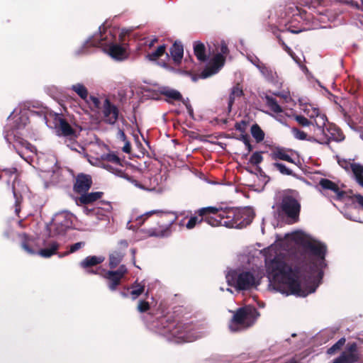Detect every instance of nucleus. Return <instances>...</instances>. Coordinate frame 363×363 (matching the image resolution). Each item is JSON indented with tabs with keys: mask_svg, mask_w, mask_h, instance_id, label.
<instances>
[{
	"mask_svg": "<svg viewBox=\"0 0 363 363\" xmlns=\"http://www.w3.org/2000/svg\"><path fill=\"white\" fill-rule=\"evenodd\" d=\"M274 166L280 172L281 174L285 175H291L292 174V171L287 168L286 165L281 163L276 162L274 164Z\"/></svg>",
	"mask_w": 363,
	"mask_h": 363,
	"instance_id": "obj_45",
	"label": "nucleus"
},
{
	"mask_svg": "<svg viewBox=\"0 0 363 363\" xmlns=\"http://www.w3.org/2000/svg\"><path fill=\"white\" fill-rule=\"evenodd\" d=\"M21 246L28 254H38L43 257L48 258L55 254L59 245L52 240H40L28 238L26 234L20 235Z\"/></svg>",
	"mask_w": 363,
	"mask_h": 363,
	"instance_id": "obj_5",
	"label": "nucleus"
},
{
	"mask_svg": "<svg viewBox=\"0 0 363 363\" xmlns=\"http://www.w3.org/2000/svg\"><path fill=\"white\" fill-rule=\"evenodd\" d=\"M264 101L266 106L269 108V110L272 113L279 114L283 112V109L281 107V106L278 104L277 100L272 96H265Z\"/></svg>",
	"mask_w": 363,
	"mask_h": 363,
	"instance_id": "obj_27",
	"label": "nucleus"
},
{
	"mask_svg": "<svg viewBox=\"0 0 363 363\" xmlns=\"http://www.w3.org/2000/svg\"><path fill=\"white\" fill-rule=\"evenodd\" d=\"M4 172L6 174H14L16 172V169L15 168H13L11 169H5Z\"/></svg>",
	"mask_w": 363,
	"mask_h": 363,
	"instance_id": "obj_59",
	"label": "nucleus"
},
{
	"mask_svg": "<svg viewBox=\"0 0 363 363\" xmlns=\"http://www.w3.org/2000/svg\"><path fill=\"white\" fill-rule=\"evenodd\" d=\"M106 159L109 161L112 162L115 164H119L120 160L118 156H116L114 154H108L106 155Z\"/></svg>",
	"mask_w": 363,
	"mask_h": 363,
	"instance_id": "obj_49",
	"label": "nucleus"
},
{
	"mask_svg": "<svg viewBox=\"0 0 363 363\" xmlns=\"http://www.w3.org/2000/svg\"><path fill=\"white\" fill-rule=\"evenodd\" d=\"M57 133L59 135L69 137L70 138H73L75 137L74 130L72 129L71 125L63 119L60 120V124L57 128Z\"/></svg>",
	"mask_w": 363,
	"mask_h": 363,
	"instance_id": "obj_21",
	"label": "nucleus"
},
{
	"mask_svg": "<svg viewBox=\"0 0 363 363\" xmlns=\"http://www.w3.org/2000/svg\"><path fill=\"white\" fill-rule=\"evenodd\" d=\"M117 138L123 142L126 141L127 138L123 130L118 129L117 133Z\"/></svg>",
	"mask_w": 363,
	"mask_h": 363,
	"instance_id": "obj_53",
	"label": "nucleus"
},
{
	"mask_svg": "<svg viewBox=\"0 0 363 363\" xmlns=\"http://www.w3.org/2000/svg\"><path fill=\"white\" fill-rule=\"evenodd\" d=\"M357 203L363 208V196L360 194L355 195Z\"/></svg>",
	"mask_w": 363,
	"mask_h": 363,
	"instance_id": "obj_57",
	"label": "nucleus"
},
{
	"mask_svg": "<svg viewBox=\"0 0 363 363\" xmlns=\"http://www.w3.org/2000/svg\"><path fill=\"white\" fill-rule=\"evenodd\" d=\"M259 72L262 74L269 81H274L275 78V73L268 67H267L264 64L262 65H259Z\"/></svg>",
	"mask_w": 363,
	"mask_h": 363,
	"instance_id": "obj_34",
	"label": "nucleus"
},
{
	"mask_svg": "<svg viewBox=\"0 0 363 363\" xmlns=\"http://www.w3.org/2000/svg\"><path fill=\"white\" fill-rule=\"evenodd\" d=\"M115 37L111 30L99 27V33L90 37L85 43L87 45L99 46L104 48V51L113 59L118 61L126 58V52L123 47L114 43Z\"/></svg>",
	"mask_w": 363,
	"mask_h": 363,
	"instance_id": "obj_4",
	"label": "nucleus"
},
{
	"mask_svg": "<svg viewBox=\"0 0 363 363\" xmlns=\"http://www.w3.org/2000/svg\"><path fill=\"white\" fill-rule=\"evenodd\" d=\"M203 220V218H199L198 216H192L187 222L186 227L187 229H193L196 224L200 223Z\"/></svg>",
	"mask_w": 363,
	"mask_h": 363,
	"instance_id": "obj_44",
	"label": "nucleus"
},
{
	"mask_svg": "<svg viewBox=\"0 0 363 363\" xmlns=\"http://www.w3.org/2000/svg\"><path fill=\"white\" fill-rule=\"evenodd\" d=\"M101 192H94L88 194H82L79 198V201L81 203L84 204L89 203L96 201L98 199L101 197Z\"/></svg>",
	"mask_w": 363,
	"mask_h": 363,
	"instance_id": "obj_33",
	"label": "nucleus"
},
{
	"mask_svg": "<svg viewBox=\"0 0 363 363\" xmlns=\"http://www.w3.org/2000/svg\"><path fill=\"white\" fill-rule=\"evenodd\" d=\"M333 363H343L342 359H341L340 356H339L337 358H336Z\"/></svg>",
	"mask_w": 363,
	"mask_h": 363,
	"instance_id": "obj_61",
	"label": "nucleus"
},
{
	"mask_svg": "<svg viewBox=\"0 0 363 363\" xmlns=\"http://www.w3.org/2000/svg\"><path fill=\"white\" fill-rule=\"evenodd\" d=\"M105 257L103 256H88L80 262V266L84 269L96 266L103 262Z\"/></svg>",
	"mask_w": 363,
	"mask_h": 363,
	"instance_id": "obj_24",
	"label": "nucleus"
},
{
	"mask_svg": "<svg viewBox=\"0 0 363 363\" xmlns=\"http://www.w3.org/2000/svg\"><path fill=\"white\" fill-rule=\"evenodd\" d=\"M144 284L135 283L132 286V291H130L132 298L133 300L136 299L140 294H142V293L144 291Z\"/></svg>",
	"mask_w": 363,
	"mask_h": 363,
	"instance_id": "obj_38",
	"label": "nucleus"
},
{
	"mask_svg": "<svg viewBox=\"0 0 363 363\" xmlns=\"http://www.w3.org/2000/svg\"><path fill=\"white\" fill-rule=\"evenodd\" d=\"M159 91L161 94L167 97L166 101L169 103L173 101L182 100V96L180 92L174 89L167 86H162L159 88Z\"/></svg>",
	"mask_w": 363,
	"mask_h": 363,
	"instance_id": "obj_20",
	"label": "nucleus"
},
{
	"mask_svg": "<svg viewBox=\"0 0 363 363\" xmlns=\"http://www.w3.org/2000/svg\"><path fill=\"white\" fill-rule=\"evenodd\" d=\"M157 38H153L152 39H150V40L147 41L146 43L147 44V45L150 47V48H152L154 44L155 43V42H157Z\"/></svg>",
	"mask_w": 363,
	"mask_h": 363,
	"instance_id": "obj_58",
	"label": "nucleus"
},
{
	"mask_svg": "<svg viewBox=\"0 0 363 363\" xmlns=\"http://www.w3.org/2000/svg\"><path fill=\"white\" fill-rule=\"evenodd\" d=\"M89 107L92 110H96L99 109L101 107V102L98 97L89 95L88 100L86 101H84Z\"/></svg>",
	"mask_w": 363,
	"mask_h": 363,
	"instance_id": "obj_37",
	"label": "nucleus"
},
{
	"mask_svg": "<svg viewBox=\"0 0 363 363\" xmlns=\"http://www.w3.org/2000/svg\"><path fill=\"white\" fill-rule=\"evenodd\" d=\"M272 157L273 160H281L291 163H295L291 156L284 149L279 148L273 151L272 153Z\"/></svg>",
	"mask_w": 363,
	"mask_h": 363,
	"instance_id": "obj_29",
	"label": "nucleus"
},
{
	"mask_svg": "<svg viewBox=\"0 0 363 363\" xmlns=\"http://www.w3.org/2000/svg\"><path fill=\"white\" fill-rule=\"evenodd\" d=\"M72 215L66 211L56 213L51 223L48 226V230L52 236L64 235L66 231L72 226Z\"/></svg>",
	"mask_w": 363,
	"mask_h": 363,
	"instance_id": "obj_9",
	"label": "nucleus"
},
{
	"mask_svg": "<svg viewBox=\"0 0 363 363\" xmlns=\"http://www.w3.org/2000/svg\"><path fill=\"white\" fill-rule=\"evenodd\" d=\"M337 163L342 168H343L347 172H349L350 170L352 171V167L354 164L352 163L350 160L341 158H338Z\"/></svg>",
	"mask_w": 363,
	"mask_h": 363,
	"instance_id": "obj_41",
	"label": "nucleus"
},
{
	"mask_svg": "<svg viewBox=\"0 0 363 363\" xmlns=\"http://www.w3.org/2000/svg\"><path fill=\"white\" fill-rule=\"evenodd\" d=\"M70 89L76 93L84 101L88 100L89 91L87 88L82 83L72 84Z\"/></svg>",
	"mask_w": 363,
	"mask_h": 363,
	"instance_id": "obj_26",
	"label": "nucleus"
},
{
	"mask_svg": "<svg viewBox=\"0 0 363 363\" xmlns=\"http://www.w3.org/2000/svg\"><path fill=\"white\" fill-rule=\"evenodd\" d=\"M356 345H350L347 350L343 352L340 356L342 359L343 363H353L357 361V357L355 354Z\"/></svg>",
	"mask_w": 363,
	"mask_h": 363,
	"instance_id": "obj_22",
	"label": "nucleus"
},
{
	"mask_svg": "<svg viewBox=\"0 0 363 363\" xmlns=\"http://www.w3.org/2000/svg\"><path fill=\"white\" fill-rule=\"evenodd\" d=\"M194 54L197 59L201 62L206 60V55L205 54V46L202 43L196 42L194 45Z\"/></svg>",
	"mask_w": 363,
	"mask_h": 363,
	"instance_id": "obj_32",
	"label": "nucleus"
},
{
	"mask_svg": "<svg viewBox=\"0 0 363 363\" xmlns=\"http://www.w3.org/2000/svg\"><path fill=\"white\" fill-rule=\"evenodd\" d=\"M295 120L303 126H310L313 125V122L311 120H308L303 116L297 115L294 117Z\"/></svg>",
	"mask_w": 363,
	"mask_h": 363,
	"instance_id": "obj_42",
	"label": "nucleus"
},
{
	"mask_svg": "<svg viewBox=\"0 0 363 363\" xmlns=\"http://www.w3.org/2000/svg\"><path fill=\"white\" fill-rule=\"evenodd\" d=\"M122 149L124 152H126V153L130 152L131 146H130V143H129V141L128 140H126V141H124V146L123 147Z\"/></svg>",
	"mask_w": 363,
	"mask_h": 363,
	"instance_id": "obj_54",
	"label": "nucleus"
},
{
	"mask_svg": "<svg viewBox=\"0 0 363 363\" xmlns=\"http://www.w3.org/2000/svg\"><path fill=\"white\" fill-rule=\"evenodd\" d=\"M125 252L121 250H115L109 255V266L111 268H115L123 260Z\"/></svg>",
	"mask_w": 363,
	"mask_h": 363,
	"instance_id": "obj_30",
	"label": "nucleus"
},
{
	"mask_svg": "<svg viewBox=\"0 0 363 363\" xmlns=\"http://www.w3.org/2000/svg\"><path fill=\"white\" fill-rule=\"evenodd\" d=\"M268 278L274 290L305 297L315 292L326 267L327 246L303 231L286 234L264 250Z\"/></svg>",
	"mask_w": 363,
	"mask_h": 363,
	"instance_id": "obj_1",
	"label": "nucleus"
},
{
	"mask_svg": "<svg viewBox=\"0 0 363 363\" xmlns=\"http://www.w3.org/2000/svg\"><path fill=\"white\" fill-rule=\"evenodd\" d=\"M91 184V179L89 175L79 174L77 177L74 188L77 192H86L90 188Z\"/></svg>",
	"mask_w": 363,
	"mask_h": 363,
	"instance_id": "obj_18",
	"label": "nucleus"
},
{
	"mask_svg": "<svg viewBox=\"0 0 363 363\" xmlns=\"http://www.w3.org/2000/svg\"><path fill=\"white\" fill-rule=\"evenodd\" d=\"M127 268L124 264L120 266V267L116 271H106L105 269H98L96 272L87 271L89 273H94L99 274L107 279L108 286L111 291H115L117 286L120 284L122 278L127 273Z\"/></svg>",
	"mask_w": 363,
	"mask_h": 363,
	"instance_id": "obj_11",
	"label": "nucleus"
},
{
	"mask_svg": "<svg viewBox=\"0 0 363 363\" xmlns=\"http://www.w3.org/2000/svg\"><path fill=\"white\" fill-rule=\"evenodd\" d=\"M259 316V313L255 307L247 306L238 308L229 324V328L233 332L248 328L255 323Z\"/></svg>",
	"mask_w": 363,
	"mask_h": 363,
	"instance_id": "obj_6",
	"label": "nucleus"
},
{
	"mask_svg": "<svg viewBox=\"0 0 363 363\" xmlns=\"http://www.w3.org/2000/svg\"><path fill=\"white\" fill-rule=\"evenodd\" d=\"M157 214L158 216L162 217L164 216H172V218L169 220L170 224L173 223L177 219V216L172 212L163 211L160 210H153L143 213V215L136 218V221L139 225H141L145 220L150 216Z\"/></svg>",
	"mask_w": 363,
	"mask_h": 363,
	"instance_id": "obj_19",
	"label": "nucleus"
},
{
	"mask_svg": "<svg viewBox=\"0 0 363 363\" xmlns=\"http://www.w3.org/2000/svg\"><path fill=\"white\" fill-rule=\"evenodd\" d=\"M165 52V46L164 45H160L157 50L147 55L146 57L151 61L156 60L161 57Z\"/></svg>",
	"mask_w": 363,
	"mask_h": 363,
	"instance_id": "obj_36",
	"label": "nucleus"
},
{
	"mask_svg": "<svg viewBox=\"0 0 363 363\" xmlns=\"http://www.w3.org/2000/svg\"><path fill=\"white\" fill-rule=\"evenodd\" d=\"M103 114L104 121L108 124H114L118 117L117 107L112 104L108 99H106L103 105Z\"/></svg>",
	"mask_w": 363,
	"mask_h": 363,
	"instance_id": "obj_16",
	"label": "nucleus"
},
{
	"mask_svg": "<svg viewBox=\"0 0 363 363\" xmlns=\"http://www.w3.org/2000/svg\"><path fill=\"white\" fill-rule=\"evenodd\" d=\"M112 210L111 204L108 202L100 203L92 209L86 210L87 214L95 217L99 220H108Z\"/></svg>",
	"mask_w": 363,
	"mask_h": 363,
	"instance_id": "obj_15",
	"label": "nucleus"
},
{
	"mask_svg": "<svg viewBox=\"0 0 363 363\" xmlns=\"http://www.w3.org/2000/svg\"><path fill=\"white\" fill-rule=\"evenodd\" d=\"M152 330L174 343L191 342L201 337L204 333L198 332L192 325L182 323H176L162 317L155 322Z\"/></svg>",
	"mask_w": 363,
	"mask_h": 363,
	"instance_id": "obj_3",
	"label": "nucleus"
},
{
	"mask_svg": "<svg viewBox=\"0 0 363 363\" xmlns=\"http://www.w3.org/2000/svg\"><path fill=\"white\" fill-rule=\"evenodd\" d=\"M263 157L260 152H254L250 159V162L253 165H257L262 162Z\"/></svg>",
	"mask_w": 363,
	"mask_h": 363,
	"instance_id": "obj_43",
	"label": "nucleus"
},
{
	"mask_svg": "<svg viewBox=\"0 0 363 363\" xmlns=\"http://www.w3.org/2000/svg\"><path fill=\"white\" fill-rule=\"evenodd\" d=\"M170 54L172 60L176 64H179L184 55L183 45L179 43H175L170 48Z\"/></svg>",
	"mask_w": 363,
	"mask_h": 363,
	"instance_id": "obj_23",
	"label": "nucleus"
},
{
	"mask_svg": "<svg viewBox=\"0 0 363 363\" xmlns=\"http://www.w3.org/2000/svg\"><path fill=\"white\" fill-rule=\"evenodd\" d=\"M242 94V89L239 86V84H237L236 86H233L232 88L230 96H229V101H228V109L230 112L232 109L233 104L234 103L235 99L237 97H240Z\"/></svg>",
	"mask_w": 363,
	"mask_h": 363,
	"instance_id": "obj_31",
	"label": "nucleus"
},
{
	"mask_svg": "<svg viewBox=\"0 0 363 363\" xmlns=\"http://www.w3.org/2000/svg\"><path fill=\"white\" fill-rule=\"evenodd\" d=\"M208 213L212 216L206 217L205 220L213 227L221 225L229 228H242L248 225L252 220L248 209L208 206L199 210L200 216Z\"/></svg>",
	"mask_w": 363,
	"mask_h": 363,
	"instance_id": "obj_2",
	"label": "nucleus"
},
{
	"mask_svg": "<svg viewBox=\"0 0 363 363\" xmlns=\"http://www.w3.org/2000/svg\"><path fill=\"white\" fill-rule=\"evenodd\" d=\"M252 135L255 138L257 142H260L264 138V133L259 127L258 125L255 124L251 127Z\"/></svg>",
	"mask_w": 363,
	"mask_h": 363,
	"instance_id": "obj_35",
	"label": "nucleus"
},
{
	"mask_svg": "<svg viewBox=\"0 0 363 363\" xmlns=\"http://www.w3.org/2000/svg\"><path fill=\"white\" fill-rule=\"evenodd\" d=\"M303 111L306 113L307 116H308L313 123H315V119L318 118L321 116H325L324 114L320 113L319 110L314 107L311 104H306L302 108Z\"/></svg>",
	"mask_w": 363,
	"mask_h": 363,
	"instance_id": "obj_25",
	"label": "nucleus"
},
{
	"mask_svg": "<svg viewBox=\"0 0 363 363\" xmlns=\"http://www.w3.org/2000/svg\"><path fill=\"white\" fill-rule=\"evenodd\" d=\"M28 121L29 118L26 110H21L18 111V109L16 108L8 117L9 123H13V126L17 129H20L26 126L28 123Z\"/></svg>",
	"mask_w": 363,
	"mask_h": 363,
	"instance_id": "obj_17",
	"label": "nucleus"
},
{
	"mask_svg": "<svg viewBox=\"0 0 363 363\" xmlns=\"http://www.w3.org/2000/svg\"><path fill=\"white\" fill-rule=\"evenodd\" d=\"M120 245L122 247H123L124 249L127 248L128 247V242L126 240H121L120 242Z\"/></svg>",
	"mask_w": 363,
	"mask_h": 363,
	"instance_id": "obj_60",
	"label": "nucleus"
},
{
	"mask_svg": "<svg viewBox=\"0 0 363 363\" xmlns=\"http://www.w3.org/2000/svg\"><path fill=\"white\" fill-rule=\"evenodd\" d=\"M149 309V303L145 301H140L138 306V310L140 312H145Z\"/></svg>",
	"mask_w": 363,
	"mask_h": 363,
	"instance_id": "obj_48",
	"label": "nucleus"
},
{
	"mask_svg": "<svg viewBox=\"0 0 363 363\" xmlns=\"http://www.w3.org/2000/svg\"><path fill=\"white\" fill-rule=\"evenodd\" d=\"M228 51L227 45L222 43L219 45V51L211 59L208 66L201 73L200 77L206 79L218 73L224 65L225 55Z\"/></svg>",
	"mask_w": 363,
	"mask_h": 363,
	"instance_id": "obj_10",
	"label": "nucleus"
},
{
	"mask_svg": "<svg viewBox=\"0 0 363 363\" xmlns=\"http://www.w3.org/2000/svg\"><path fill=\"white\" fill-rule=\"evenodd\" d=\"M352 172L356 182L363 187V166L359 163H354L352 167Z\"/></svg>",
	"mask_w": 363,
	"mask_h": 363,
	"instance_id": "obj_28",
	"label": "nucleus"
},
{
	"mask_svg": "<svg viewBox=\"0 0 363 363\" xmlns=\"http://www.w3.org/2000/svg\"><path fill=\"white\" fill-rule=\"evenodd\" d=\"M85 243L84 242H78L74 243V245L70 246L69 252L65 253V255H68L69 253H73L77 250H79L82 247H84Z\"/></svg>",
	"mask_w": 363,
	"mask_h": 363,
	"instance_id": "obj_46",
	"label": "nucleus"
},
{
	"mask_svg": "<svg viewBox=\"0 0 363 363\" xmlns=\"http://www.w3.org/2000/svg\"><path fill=\"white\" fill-rule=\"evenodd\" d=\"M184 104L186 106L187 111L190 115L193 114V109L190 104H189L188 101L183 100Z\"/></svg>",
	"mask_w": 363,
	"mask_h": 363,
	"instance_id": "obj_55",
	"label": "nucleus"
},
{
	"mask_svg": "<svg viewBox=\"0 0 363 363\" xmlns=\"http://www.w3.org/2000/svg\"><path fill=\"white\" fill-rule=\"evenodd\" d=\"M301 206L291 196H284L282 199L281 209L289 218L296 219L299 214Z\"/></svg>",
	"mask_w": 363,
	"mask_h": 363,
	"instance_id": "obj_13",
	"label": "nucleus"
},
{
	"mask_svg": "<svg viewBox=\"0 0 363 363\" xmlns=\"http://www.w3.org/2000/svg\"><path fill=\"white\" fill-rule=\"evenodd\" d=\"M274 95L283 98L286 102H289L290 101H291V97L289 93L287 91L274 92Z\"/></svg>",
	"mask_w": 363,
	"mask_h": 363,
	"instance_id": "obj_47",
	"label": "nucleus"
},
{
	"mask_svg": "<svg viewBox=\"0 0 363 363\" xmlns=\"http://www.w3.org/2000/svg\"><path fill=\"white\" fill-rule=\"evenodd\" d=\"M327 121L326 116H321L315 119V123L312 125L313 133L312 135L308 136V141L316 142L320 144H327L330 139L337 141L344 140L342 134H340L338 137L335 138L333 133L329 135L328 130H325V125Z\"/></svg>",
	"mask_w": 363,
	"mask_h": 363,
	"instance_id": "obj_8",
	"label": "nucleus"
},
{
	"mask_svg": "<svg viewBox=\"0 0 363 363\" xmlns=\"http://www.w3.org/2000/svg\"><path fill=\"white\" fill-rule=\"evenodd\" d=\"M133 184H134L135 186L138 187V188H140L141 189H144V190H146V191H154L155 189V187L153 186V187H145V186H143V184H140L138 182L134 180L133 182Z\"/></svg>",
	"mask_w": 363,
	"mask_h": 363,
	"instance_id": "obj_52",
	"label": "nucleus"
},
{
	"mask_svg": "<svg viewBox=\"0 0 363 363\" xmlns=\"http://www.w3.org/2000/svg\"><path fill=\"white\" fill-rule=\"evenodd\" d=\"M248 60L259 69V65H262L263 63L255 56H249Z\"/></svg>",
	"mask_w": 363,
	"mask_h": 363,
	"instance_id": "obj_50",
	"label": "nucleus"
},
{
	"mask_svg": "<svg viewBox=\"0 0 363 363\" xmlns=\"http://www.w3.org/2000/svg\"><path fill=\"white\" fill-rule=\"evenodd\" d=\"M131 253L133 255V263L135 264V249H131Z\"/></svg>",
	"mask_w": 363,
	"mask_h": 363,
	"instance_id": "obj_64",
	"label": "nucleus"
},
{
	"mask_svg": "<svg viewBox=\"0 0 363 363\" xmlns=\"http://www.w3.org/2000/svg\"><path fill=\"white\" fill-rule=\"evenodd\" d=\"M289 30L291 33H300V32H301V31H302V30H301V29H300V30H291V29H289Z\"/></svg>",
	"mask_w": 363,
	"mask_h": 363,
	"instance_id": "obj_63",
	"label": "nucleus"
},
{
	"mask_svg": "<svg viewBox=\"0 0 363 363\" xmlns=\"http://www.w3.org/2000/svg\"><path fill=\"white\" fill-rule=\"evenodd\" d=\"M291 133H292L293 135L294 136V138H296L297 140H308L309 135H308V134L306 133H305L302 130H300L298 128H292Z\"/></svg>",
	"mask_w": 363,
	"mask_h": 363,
	"instance_id": "obj_39",
	"label": "nucleus"
},
{
	"mask_svg": "<svg viewBox=\"0 0 363 363\" xmlns=\"http://www.w3.org/2000/svg\"><path fill=\"white\" fill-rule=\"evenodd\" d=\"M345 339L340 338L335 344H334L328 350V354H333L336 351L339 350L345 344Z\"/></svg>",
	"mask_w": 363,
	"mask_h": 363,
	"instance_id": "obj_40",
	"label": "nucleus"
},
{
	"mask_svg": "<svg viewBox=\"0 0 363 363\" xmlns=\"http://www.w3.org/2000/svg\"><path fill=\"white\" fill-rule=\"evenodd\" d=\"M320 191L325 196L341 200L345 194L338 185L328 179H321L319 182Z\"/></svg>",
	"mask_w": 363,
	"mask_h": 363,
	"instance_id": "obj_12",
	"label": "nucleus"
},
{
	"mask_svg": "<svg viewBox=\"0 0 363 363\" xmlns=\"http://www.w3.org/2000/svg\"><path fill=\"white\" fill-rule=\"evenodd\" d=\"M346 4L350 5V6H352L353 8H356V9H358L361 10V7H359L358 4L357 2H355V1H346Z\"/></svg>",
	"mask_w": 363,
	"mask_h": 363,
	"instance_id": "obj_56",
	"label": "nucleus"
},
{
	"mask_svg": "<svg viewBox=\"0 0 363 363\" xmlns=\"http://www.w3.org/2000/svg\"><path fill=\"white\" fill-rule=\"evenodd\" d=\"M104 168H106V169H108V171H110L111 172H114L113 169L110 165H104Z\"/></svg>",
	"mask_w": 363,
	"mask_h": 363,
	"instance_id": "obj_62",
	"label": "nucleus"
},
{
	"mask_svg": "<svg viewBox=\"0 0 363 363\" xmlns=\"http://www.w3.org/2000/svg\"><path fill=\"white\" fill-rule=\"evenodd\" d=\"M228 285L238 290H249L256 288L260 283V277L250 272H238L235 270L228 272L225 276Z\"/></svg>",
	"mask_w": 363,
	"mask_h": 363,
	"instance_id": "obj_7",
	"label": "nucleus"
},
{
	"mask_svg": "<svg viewBox=\"0 0 363 363\" xmlns=\"http://www.w3.org/2000/svg\"><path fill=\"white\" fill-rule=\"evenodd\" d=\"M4 138L9 143H13V147L16 149H19L18 145L22 147V149L27 150L32 153H35V147L26 141L25 140L17 137L14 133L13 130H6L4 134Z\"/></svg>",
	"mask_w": 363,
	"mask_h": 363,
	"instance_id": "obj_14",
	"label": "nucleus"
},
{
	"mask_svg": "<svg viewBox=\"0 0 363 363\" xmlns=\"http://www.w3.org/2000/svg\"><path fill=\"white\" fill-rule=\"evenodd\" d=\"M280 40V43L284 48V50L295 60V61H297L295 58V57L294 56V52L293 51L291 50V49L287 46L285 43L281 40V39H279Z\"/></svg>",
	"mask_w": 363,
	"mask_h": 363,
	"instance_id": "obj_51",
	"label": "nucleus"
}]
</instances>
